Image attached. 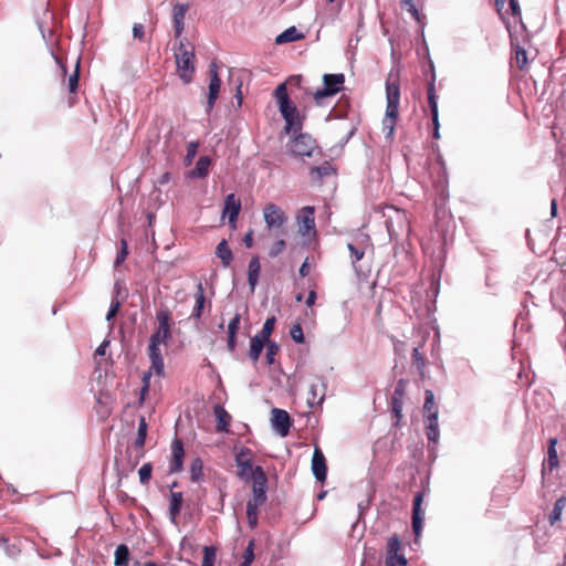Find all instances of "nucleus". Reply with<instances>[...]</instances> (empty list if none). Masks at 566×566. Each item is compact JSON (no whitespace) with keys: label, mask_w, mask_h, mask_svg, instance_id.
Returning <instances> with one entry per match:
<instances>
[{"label":"nucleus","mask_w":566,"mask_h":566,"mask_svg":"<svg viewBox=\"0 0 566 566\" xmlns=\"http://www.w3.org/2000/svg\"><path fill=\"white\" fill-rule=\"evenodd\" d=\"M386 98L387 106L382 119V132L386 134V138L391 139L399 115L400 86L398 81H390V78L387 81Z\"/></svg>","instance_id":"1"},{"label":"nucleus","mask_w":566,"mask_h":566,"mask_svg":"<svg viewBox=\"0 0 566 566\" xmlns=\"http://www.w3.org/2000/svg\"><path fill=\"white\" fill-rule=\"evenodd\" d=\"M274 97L276 98L279 109L286 123V130L300 129L302 123L298 118V111L295 104L290 99L285 83H281L274 91Z\"/></svg>","instance_id":"2"},{"label":"nucleus","mask_w":566,"mask_h":566,"mask_svg":"<svg viewBox=\"0 0 566 566\" xmlns=\"http://www.w3.org/2000/svg\"><path fill=\"white\" fill-rule=\"evenodd\" d=\"M175 59L179 77L184 83H190L195 72L193 48L180 40L178 49L175 51Z\"/></svg>","instance_id":"3"},{"label":"nucleus","mask_w":566,"mask_h":566,"mask_svg":"<svg viewBox=\"0 0 566 566\" xmlns=\"http://www.w3.org/2000/svg\"><path fill=\"white\" fill-rule=\"evenodd\" d=\"M322 80L323 87L313 94L317 105H322L326 97H332L344 88L345 75L343 73L324 74Z\"/></svg>","instance_id":"4"},{"label":"nucleus","mask_w":566,"mask_h":566,"mask_svg":"<svg viewBox=\"0 0 566 566\" xmlns=\"http://www.w3.org/2000/svg\"><path fill=\"white\" fill-rule=\"evenodd\" d=\"M158 323L157 329L149 339V345L159 347L160 344H166L171 338V312L168 308H161L156 313Z\"/></svg>","instance_id":"5"},{"label":"nucleus","mask_w":566,"mask_h":566,"mask_svg":"<svg viewBox=\"0 0 566 566\" xmlns=\"http://www.w3.org/2000/svg\"><path fill=\"white\" fill-rule=\"evenodd\" d=\"M317 148L316 140L311 135L304 133L295 136L290 144L291 153L297 157H312Z\"/></svg>","instance_id":"6"},{"label":"nucleus","mask_w":566,"mask_h":566,"mask_svg":"<svg viewBox=\"0 0 566 566\" xmlns=\"http://www.w3.org/2000/svg\"><path fill=\"white\" fill-rule=\"evenodd\" d=\"M386 566H407V559L401 554V542L397 535L390 536L387 541Z\"/></svg>","instance_id":"7"},{"label":"nucleus","mask_w":566,"mask_h":566,"mask_svg":"<svg viewBox=\"0 0 566 566\" xmlns=\"http://www.w3.org/2000/svg\"><path fill=\"white\" fill-rule=\"evenodd\" d=\"M407 384L408 382L406 379H399L396 384L395 391L390 400V407L395 417L396 427L399 426L402 419V408L406 397Z\"/></svg>","instance_id":"8"},{"label":"nucleus","mask_w":566,"mask_h":566,"mask_svg":"<svg viewBox=\"0 0 566 566\" xmlns=\"http://www.w3.org/2000/svg\"><path fill=\"white\" fill-rule=\"evenodd\" d=\"M268 476L261 467H255V478L253 479L252 502L264 504L266 502Z\"/></svg>","instance_id":"9"},{"label":"nucleus","mask_w":566,"mask_h":566,"mask_svg":"<svg viewBox=\"0 0 566 566\" xmlns=\"http://www.w3.org/2000/svg\"><path fill=\"white\" fill-rule=\"evenodd\" d=\"M235 463L238 467V475L242 480L255 478V468L252 465L251 451L249 449H243L237 454Z\"/></svg>","instance_id":"10"},{"label":"nucleus","mask_w":566,"mask_h":566,"mask_svg":"<svg viewBox=\"0 0 566 566\" xmlns=\"http://www.w3.org/2000/svg\"><path fill=\"white\" fill-rule=\"evenodd\" d=\"M272 426L281 437H286L292 426V420L287 411L279 408L272 409Z\"/></svg>","instance_id":"11"},{"label":"nucleus","mask_w":566,"mask_h":566,"mask_svg":"<svg viewBox=\"0 0 566 566\" xmlns=\"http://www.w3.org/2000/svg\"><path fill=\"white\" fill-rule=\"evenodd\" d=\"M263 216L268 228H280L286 221L283 210L275 203L265 205Z\"/></svg>","instance_id":"12"},{"label":"nucleus","mask_w":566,"mask_h":566,"mask_svg":"<svg viewBox=\"0 0 566 566\" xmlns=\"http://www.w3.org/2000/svg\"><path fill=\"white\" fill-rule=\"evenodd\" d=\"M422 502H423V493L418 492L413 499L412 505V530L416 536V539L420 537L422 526H423V511H422Z\"/></svg>","instance_id":"13"},{"label":"nucleus","mask_w":566,"mask_h":566,"mask_svg":"<svg viewBox=\"0 0 566 566\" xmlns=\"http://www.w3.org/2000/svg\"><path fill=\"white\" fill-rule=\"evenodd\" d=\"M312 471L319 482H325L327 476V464L323 451L319 447H315L312 457Z\"/></svg>","instance_id":"14"},{"label":"nucleus","mask_w":566,"mask_h":566,"mask_svg":"<svg viewBox=\"0 0 566 566\" xmlns=\"http://www.w3.org/2000/svg\"><path fill=\"white\" fill-rule=\"evenodd\" d=\"M185 449L180 439L176 438L171 443L170 473L180 472L184 468Z\"/></svg>","instance_id":"15"},{"label":"nucleus","mask_w":566,"mask_h":566,"mask_svg":"<svg viewBox=\"0 0 566 566\" xmlns=\"http://www.w3.org/2000/svg\"><path fill=\"white\" fill-rule=\"evenodd\" d=\"M241 211V200L234 193H230L224 199V207L222 214L229 216V223L235 228L238 216Z\"/></svg>","instance_id":"16"},{"label":"nucleus","mask_w":566,"mask_h":566,"mask_svg":"<svg viewBox=\"0 0 566 566\" xmlns=\"http://www.w3.org/2000/svg\"><path fill=\"white\" fill-rule=\"evenodd\" d=\"M221 86V80L218 75L217 65L213 63L210 66V82H209V94H208V111H211L218 98Z\"/></svg>","instance_id":"17"},{"label":"nucleus","mask_w":566,"mask_h":566,"mask_svg":"<svg viewBox=\"0 0 566 566\" xmlns=\"http://www.w3.org/2000/svg\"><path fill=\"white\" fill-rule=\"evenodd\" d=\"M189 9L188 4H176L172 10L175 36L180 38L185 29V17Z\"/></svg>","instance_id":"18"},{"label":"nucleus","mask_w":566,"mask_h":566,"mask_svg":"<svg viewBox=\"0 0 566 566\" xmlns=\"http://www.w3.org/2000/svg\"><path fill=\"white\" fill-rule=\"evenodd\" d=\"M434 82H436V75L432 74L431 80L428 82V87H427V98H428V104H429L432 122H437V119H439L438 96L436 93Z\"/></svg>","instance_id":"19"},{"label":"nucleus","mask_w":566,"mask_h":566,"mask_svg":"<svg viewBox=\"0 0 566 566\" xmlns=\"http://www.w3.org/2000/svg\"><path fill=\"white\" fill-rule=\"evenodd\" d=\"M336 174V169L328 161H325L321 166L312 167L310 169L311 180L315 184H321L325 177H329Z\"/></svg>","instance_id":"20"},{"label":"nucleus","mask_w":566,"mask_h":566,"mask_svg":"<svg viewBox=\"0 0 566 566\" xmlns=\"http://www.w3.org/2000/svg\"><path fill=\"white\" fill-rule=\"evenodd\" d=\"M148 355L151 361L150 369L151 373H155L157 376L164 375V359L161 356V352L159 347H155L154 345H148Z\"/></svg>","instance_id":"21"},{"label":"nucleus","mask_w":566,"mask_h":566,"mask_svg":"<svg viewBox=\"0 0 566 566\" xmlns=\"http://www.w3.org/2000/svg\"><path fill=\"white\" fill-rule=\"evenodd\" d=\"M184 496L181 492H172L170 494V501H169V517L170 521L177 525L178 523V516L181 511Z\"/></svg>","instance_id":"22"},{"label":"nucleus","mask_w":566,"mask_h":566,"mask_svg":"<svg viewBox=\"0 0 566 566\" xmlns=\"http://www.w3.org/2000/svg\"><path fill=\"white\" fill-rule=\"evenodd\" d=\"M213 412L217 418V431L227 432L232 419L230 413L220 405L213 407Z\"/></svg>","instance_id":"23"},{"label":"nucleus","mask_w":566,"mask_h":566,"mask_svg":"<svg viewBox=\"0 0 566 566\" xmlns=\"http://www.w3.org/2000/svg\"><path fill=\"white\" fill-rule=\"evenodd\" d=\"M260 272H261L260 259H259V256H253L250 260L249 268H248V282H249V285H250V289L252 292L254 291V289L258 284Z\"/></svg>","instance_id":"24"},{"label":"nucleus","mask_w":566,"mask_h":566,"mask_svg":"<svg viewBox=\"0 0 566 566\" xmlns=\"http://www.w3.org/2000/svg\"><path fill=\"white\" fill-rule=\"evenodd\" d=\"M195 306L192 308L191 317L195 319H199L202 315V311L205 308L206 296L205 289L201 282L197 285V291L195 293Z\"/></svg>","instance_id":"25"},{"label":"nucleus","mask_w":566,"mask_h":566,"mask_svg":"<svg viewBox=\"0 0 566 566\" xmlns=\"http://www.w3.org/2000/svg\"><path fill=\"white\" fill-rule=\"evenodd\" d=\"M211 159L208 156H202L198 159L195 169L189 172L191 178H205L208 176Z\"/></svg>","instance_id":"26"},{"label":"nucleus","mask_w":566,"mask_h":566,"mask_svg":"<svg viewBox=\"0 0 566 566\" xmlns=\"http://www.w3.org/2000/svg\"><path fill=\"white\" fill-rule=\"evenodd\" d=\"M217 256L221 260L224 268H228L233 259L231 249L228 245L227 240H221L216 249Z\"/></svg>","instance_id":"27"},{"label":"nucleus","mask_w":566,"mask_h":566,"mask_svg":"<svg viewBox=\"0 0 566 566\" xmlns=\"http://www.w3.org/2000/svg\"><path fill=\"white\" fill-rule=\"evenodd\" d=\"M266 344V340H263L259 335H255L250 340V349H249V358L256 363L260 358V355Z\"/></svg>","instance_id":"28"},{"label":"nucleus","mask_w":566,"mask_h":566,"mask_svg":"<svg viewBox=\"0 0 566 566\" xmlns=\"http://www.w3.org/2000/svg\"><path fill=\"white\" fill-rule=\"evenodd\" d=\"M426 421V436L429 441L437 443L439 439L438 417L432 413Z\"/></svg>","instance_id":"29"},{"label":"nucleus","mask_w":566,"mask_h":566,"mask_svg":"<svg viewBox=\"0 0 566 566\" xmlns=\"http://www.w3.org/2000/svg\"><path fill=\"white\" fill-rule=\"evenodd\" d=\"M260 506H262V504H259L258 502H252V500H249L247 503L248 524L252 530L258 526Z\"/></svg>","instance_id":"30"},{"label":"nucleus","mask_w":566,"mask_h":566,"mask_svg":"<svg viewBox=\"0 0 566 566\" xmlns=\"http://www.w3.org/2000/svg\"><path fill=\"white\" fill-rule=\"evenodd\" d=\"M303 39V34L297 31L295 27L286 29L284 32L279 34L275 39L277 44L294 42Z\"/></svg>","instance_id":"31"},{"label":"nucleus","mask_w":566,"mask_h":566,"mask_svg":"<svg viewBox=\"0 0 566 566\" xmlns=\"http://www.w3.org/2000/svg\"><path fill=\"white\" fill-rule=\"evenodd\" d=\"M423 413L424 418L429 419V417L434 413L438 417V407L434 402V395L431 390H426L424 392V403H423Z\"/></svg>","instance_id":"32"},{"label":"nucleus","mask_w":566,"mask_h":566,"mask_svg":"<svg viewBox=\"0 0 566 566\" xmlns=\"http://www.w3.org/2000/svg\"><path fill=\"white\" fill-rule=\"evenodd\" d=\"M313 207H304L301 217V223L306 232L315 229V217Z\"/></svg>","instance_id":"33"},{"label":"nucleus","mask_w":566,"mask_h":566,"mask_svg":"<svg viewBox=\"0 0 566 566\" xmlns=\"http://www.w3.org/2000/svg\"><path fill=\"white\" fill-rule=\"evenodd\" d=\"M411 359H412V366H415L417 368L420 378L423 379L426 376L424 369L427 366V359H426L424 355L422 353H420L419 348H415L412 350Z\"/></svg>","instance_id":"34"},{"label":"nucleus","mask_w":566,"mask_h":566,"mask_svg":"<svg viewBox=\"0 0 566 566\" xmlns=\"http://www.w3.org/2000/svg\"><path fill=\"white\" fill-rule=\"evenodd\" d=\"M147 436V422L144 416L139 417L138 420V429H137V437L135 439L134 446L136 449H143L145 446Z\"/></svg>","instance_id":"35"},{"label":"nucleus","mask_w":566,"mask_h":566,"mask_svg":"<svg viewBox=\"0 0 566 566\" xmlns=\"http://www.w3.org/2000/svg\"><path fill=\"white\" fill-rule=\"evenodd\" d=\"M129 559V548L125 544H120L116 547L115 551V566H128Z\"/></svg>","instance_id":"36"},{"label":"nucleus","mask_w":566,"mask_h":566,"mask_svg":"<svg viewBox=\"0 0 566 566\" xmlns=\"http://www.w3.org/2000/svg\"><path fill=\"white\" fill-rule=\"evenodd\" d=\"M566 505V497L562 496L554 503L553 511L551 512L548 520L551 525H554L556 522H558L562 517L563 510Z\"/></svg>","instance_id":"37"},{"label":"nucleus","mask_w":566,"mask_h":566,"mask_svg":"<svg viewBox=\"0 0 566 566\" xmlns=\"http://www.w3.org/2000/svg\"><path fill=\"white\" fill-rule=\"evenodd\" d=\"M505 1H506V0H497V7H499L500 4H501V6H503ZM507 2H509V9L506 10V13H507V12H509V10H510L511 15H512V18H513L514 22H515V23H517V22H520V23H521V21H522V14H521V8H520V4H518L517 0H507ZM499 12H500V9L497 8V13H499Z\"/></svg>","instance_id":"38"},{"label":"nucleus","mask_w":566,"mask_h":566,"mask_svg":"<svg viewBox=\"0 0 566 566\" xmlns=\"http://www.w3.org/2000/svg\"><path fill=\"white\" fill-rule=\"evenodd\" d=\"M78 78H80V61L76 62L75 70L72 74L64 80V84L67 86V90L71 94H75L78 87Z\"/></svg>","instance_id":"39"},{"label":"nucleus","mask_w":566,"mask_h":566,"mask_svg":"<svg viewBox=\"0 0 566 566\" xmlns=\"http://www.w3.org/2000/svg\"><path fill=\"white\" fill-rule=\"evenodd\" d=\"M203 476V463L200 458H196L190 464V479L193 482L201 480Z\"/></svg>","instance_id":"40"},{"label":"nucleus","mask_w":566,"mask_h":566,"mask_svg":"<svg viewBox=\"0 0 566 566\" xmlns=\"http://www.w3.org/2000/svg\"><path fill=\"white\" fill-rule=\"evenodd\" d=\"M556 442L557 441L554 438H552L549 440V446H548V451H547V453H548L547 464H548L549 471H553L559 464L557 451L555 448Z\"/></svg>","instance_id":"41"},{"label":"nucleus","mask_w":566,"mask_h":566,"mask_svg":"<svg viewBox=\"0 0 566 566\" xmlns=\"http://www.w3.org/2000/svg\"><path fill=\"white\" fill-rule=\"evenodd\" d=\"M400 1V6L402 9H406L410 14L411 17L420 24L422 25L423 24V17L421 15V13L419 12V10L416 8L415 3H413V0H409V1H405V0H399Z\"/></svg>","instance_id":"42"},{"label":"nucleus","mask_w":566,"mask_h":566,"mask_svg":"<svg viewBox=\"0 0 566 566\" xmlns=\"http://www.w3.org/2000/svg\"><path fill=\"white\" fill-rule=\"evenodd\" d=\"M400 1V6L402 9H406L410 14L411 17L420 24L422 25L423 24V17L421 15V13L419 12V10L416 8L415 3H413V0H409V1H405V0H399Z\"/></svg>","instance_id":"43"},{"label":"nucleus","mask_w":566,"mask_h":566,"mask_svg":"<svg viewBox=\"0 0 566 566\" xmlns=\"http://www.w3.org/2000/svg\"><path fill=\"white\" fill-rule=\"evenodd\" d=\"M274 325H275V317L274 316L268 317L263 324V327H262L260 334H258V335L263 340L270 342L271 334L274 331Z\"/></svg>","instance_id":"44"},{"label":"nucleus","mask_w":566,"mask_h":566,"mask_svg":"<svg viewBox=\"0 0 566 566\" xmlns=\"http://www.w3.org/2000/svg\"><path fill=\"white\" fill-rule=\"evenodd\" d=\"M214 562H216V548L213 546H205L201 566H214Z\"/></svg>","instance_id":"45"},{"label":"nucleus","mask_w":566,"mask_h":566,"mask_svg":"<svg viewBox=\"0 0 566 566\" xmlns=\"http://www.w3.org/2000/svg\"><path fill=\"white\" fill-rule=\"evenodd\" d=\"M266 363L273 365L275 363V356L279 354L280 347L274 342H266Z\"/></svg>","instance_id":"46"},{"label":"nucleus","mask_w":566,"mask_h":566,"mask_svg":"<svg viewBox=\"0 0 566 566\" xmlns=\"http://www.w3.org/2000/svg\"><path fill=\"white\" fill-rule=\"evenodd\" d=\"M128 253H129L128 252V243H127L126 239L123 238L120 240L119 251L117 252V255H116V259L114 262L115 268L119 266L126 260Z\"/></svg>","instance_id":"47"},{"label":"nucleus","mask_w":566,"mask_h":566,"mask_svg":"<svg viewBox=\"0 0 566 566\" xmlns=\"http://www.w3.org/2000/svg\"><path fill=\"white\" fill-rule=\"evenodd\" d=\"M514 53H515L514 60H515V63H516L517 67L520 70H524L526 64H527L526 51L523 48H521V46H516Z\"/></svg>","instance_id":"48"},{"label":"nucleus","mask_w":566,"mask_h":566,"mask_svg":"<svg viewBox=\"0 0 566 566\" xmlns=\"http://www.w3.org/2000/svg\"><path fill=\"white\" fill-rule=\"evenodd\" d=\"M199 143L198 142H190L187 145V154L185 156V165L189 166L193 161L197 151H198Z\"/></svg>","instance_id":"49"},{"label":"nucleus","mask_w":566,"mask_h":566,"mask_svg":"<svg viewBox=\"0 0 566 566\" xmlns=\"http://www.w3.org/2000/svg\"><path fill=\"white\" fill-rule=\"evenodd\" d=\"M151 471L153 467L150 463H145L140 467L138 471L139 481L142 484H148L150 478H151Z\"/></svg>","instance_id":"50"},{"label":"nucleus","mask_w":566,"mask_h":566,"mask_svg":"<svg viewBox=\"0 0 566 566\" xmlns=\"http://www.w3.org/2000/svg\"><path fill=\"white\" fill-rule=\"evenodd\" d=\"M286 248V242L283 239L275 241L269 250V255L275 258L281 254Z\"/></svg>","instance_id":"51"},{"label":"nucleus","mask_w":566,"mask_h":566,"mask_svg":"<svg viewBox=\"0 0 566 566\" xmlns=\"http://www.w3.org/2000/svg\"><path fill=\"white\" fill-rule=\"evenodd\" d=\"M151 374H153L151 370H148V371L144 373V375H143V379H142L143 386L140 388V399L142 400L145 399V395L149 390Z\"/></svg>","instance_id":"52"},{"label":"nucleus","mask_w":566,"mask_h":566,"mask_svg":"<svg viewBox=\"0 0 566 566\" xmlns=\"http://www.w3.org/2000/svg\"><path fill=\"white\" fill-rule=\"evenodd\" d=\"M347 248L350 252V258H352L353 263H356L364 258V254H365L364 250L356 248L352 243H348Z\"/></svg>","instance_id":"53"},{"label":"nucleus","mask_w":566,"mask_h":566,"mask_svg":"<svg viewBox=\"0 0 566 566\" xmlns=\"http://www.w3.org/2000/svg\"><path fill=\"white\" fill-rule=\"evenodd\" d=\"M291 337L297 343V344H302L304 342V334H303V329L301 327V325H294L292 328H291Z\"/></svg>","instance_id":"54"},{"label":"nucleus","mask_w":566,"mask_h":566,"mask_svg":"<svg viewBox=\"0 0 566 566\" xmlns=\"http://www.w3.org/2000/svg\"><path fill=\"white\" fill-rule=\"evenodd\" d=\"M119 307H120V303L118 300H113L112 301V304H111V307L107 312V315H106V321L107 322H112L113 318L117 315L118 311H119Z\"/></svg>","instance_id":"55"},{"label":"nucleus","mask_w":566,"mask_h":566,"mask_svg":"<svg viewBox=\"0 0 566 566\" xmlns=\"http://www.w3.org/2000/svg\"><path fill=\"white\" fill-rule=\"evenodd\" d=\"M241 315L237 313L228 325V334H237L240 326Z\"/></svg>","instance_id":"56"},{"label":"nucleus","mask_w":566,"mask_h":566,"mask_svg":"<svg viewBox=\"0 0 566 566\" xmlns=\"http://www.w3.org/2000/svg\"><path fill=\"white\" fill-rule=\"evenodd\" d=\"M254 542L253 541H250L245 551H244V554H243V560H247V563H252L253 559H254Z\"/></svg>","instance_id":"57"},{"label":"nucleus","mask_w":566,"mask_h":566,"mask_svg":"<svg viewBox=\"0 0 566 566\" xmlns=\"http://www.w3.org/2000/svg\"><path fill=\"white\" fill-rule=\"evenodd\" d=\"M133 35L135 39L144 40L145 38V28L142 23H135L133 27Z\"/></svg>","instance_id":"58"},{"label":"nucleus","mask_w":566,"mask_h":566,"mask_svg":"<svg viewBox=\"0 0 566 566\" xmlns=\"http://www.w3.org/2000/svg\"><path fill=\"white\" fill-rule=\"evenodd\" d=\"M235 335L237 334H228L227 346H228L229 352H231V353H233L237 347Z\"/></svg>","instance_id":"59"},{"label":"nucleus","mask_w":566,"mask_h":566,"mask_svg":"<svg viewBox=\"0 0 566 566\" xmlns=\"http://www.w3.org/2000/svg\"><path fill=\"white\" fill-rule=\"evenodd\" d=\"M310 263H308V258L305 259V261L303 262V264L301 265L300 270H298V273L302 277H305L310 274Z\"/></svg>","instance_id":"60"},{"label":"nucleus","mask_w":566,"mask_h":566,"mask_svg":"<svg viewBox=\"0 0 566 566\" xmlns=\"http://www.w3.org/2000/svg\"><path fill=\"white\" fill-rule=\"evenodd\" d=\"M243 243L247 248H252L253 245V230H249L243 237Z\"/></svg>","instance_id":"61"},{"label":"nucleus","mask_w":566,"mask_h":566,"mask_svg":"<svg viewBox=\"0 0 566 566\" xmlns=\"http://www.w3.org/2000/svg\"><path fill=\"white\" fill-rule=\"evenodd\" d=\"M316 298H317L316 292L314 290H311L308 292V295H307L306 301H305L306 305L308 307H312L315 304Z\"/></svg>","instance_id":"62"},{"label":"nucleus","mask_w":566,"mask_h":566,"mask_svg":"<svg viewBox=\"0 0 566 566\" xmlns=\"http://www.w3.org/2000/svg\"><path fill=\"white\" fill-rule=\"evenodd\" d=\"M109 345V342L108 340H104L95 350V355L96 356H104L105 355V352H106V348L107 346Z\"/></svg>","instance_id":"63"},{"label":"nucleus","mask_w":566,"mask_h":566,"mask_svg":"<svg viewBox=\"0 0 566 566\" xmlns=\"http://www.w3.org/2000/svg\"><path fill=\"white\" fill-rule=\"evenodd\" d=\"M432 125H433L432 137H433V139H439L440 138V122H439V119H437V122H432Z\"/></svg>","instance_id":"64"}]
</instances>
